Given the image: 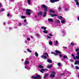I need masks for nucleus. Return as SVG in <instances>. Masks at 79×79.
<instances>
[{
  "instance_id": "27",
  "label": "nucleus",
  "mask_w": 79,
  "mask_h": 79,
  "mask_svg": "<svg viewBox=\"0 0 79 79\" xmlns=\"http://www.w3.org/2000/svg\"><path fill=\"white\" fill-rule=\"evenodd\" d=\"M26 18V16H24L23 15H22L21 16V18L22 19H25V18Z\"/></svg>"
},
{
  "instance_id": "5",
  "label": "nucleus",
  "mask_w": 79,
  "mask_h": 79,
  "mask_svg": "<svg viewBox=\"0 0 79 79\" xmlns=\"http://www.w3.org/2000/svg\"><path fill=\"white\" fill-rule=\"evenodd\" d=\"M44 71H48V69H42L41 70H40V72L42 73H44Z\"/></svg>"
},
{
  "instance_id": "30",
  "label": "nucleus",
  "mask_w": 79,
  "mask_h": 79,
  "mask_svg": "<svg viewBox=\"0 0 79 79\" xmlns=\"http://www.w3.org/2000/svg\"><path fill=\"white\" fill-rule=\"evenodd\" d=\"M7 17H11V15L10 14V13H8L7 15Z\"/></svg>"
},
{
  "instance_id": "38",
  "label": "nucleus",
  "mask_w": 79,
  "mask_h": 79,
  "mask_svg": "<svg viewBox=\"0 0 79 79\" xmlns=\"http://www.w3.org/2000/svg\"><path fill=\"white\" fill-rule=\"evenodd\" d=\"M23 21L24 23H26V22H27V20L25 19H24V20H23Z\"/></svg>"
},
{
  "instance_id": "33",
  "label": "nucleus",
  "mask_w": 79,
  "mask_h": 79,
  "mask_svg": "<svg viewBox=\"0 0 79 79\" xmlns=\"http://www.w3.org/2000/svg\"><path fill=\"white\" fill-rule=\"evenodd\" d=\"M50 2L51 3H54V2H55V0H50Z\"/></svg>"
},
{
  "instance_id": "1",
  "label": "nucleus",
  "mask_w": 79,
  "mask_h": 79,
  "mask_svg": "<svg viewBox=\"0 0 79 79\" xmlns=\"http://www.w3.org/2000/svg\"><path fill=\"white\" fill-rule=\"evenodd\" d=\"M41 7L42 8H44V9L45 12H44L43 17V18H45L47 15V11L48 7H47L44 5H42Z\"/></svg>"
},
{
  "instance_id": "19",
  "label": "nucleus",
  "mask_w": 79,
  "mask_h": 79,
  "mask_svg": "<svg viewBox=\"0 0 79 79\" xmlns=\"http://www.w3.org/2000/svg\"><path fill=\"white\" fill-rule=\"evenodd\" d=\"M58 19H60V20L63 19V17L62 16H58Z\"/></svg>"
},
{
  "instance_id": "58",
  "label": "nucleus",
  "mask_w": 79,
  "mask_h": 79,
  "mask_svg": "<svg viewBox=\"0 0 79 79\" xmlns=\"http://www.w3.org/2000/svg\"><path fill=\"white\" fill-rule=\"evenodd\" d=\"M35 17L36 18L37 17V15H35Z\"/></svg>"
},
{
  "instance_id": "20",
  "label": "nucleus",
  "mask_w": 79,
  "mask_h": 79,
  "mask_svg": "<svg viewBox=\"0 0 79 79\" xmlns=\"http://www.w3.org/2000/svg\"><path fill=\"white\" fill-rule=\"evenodd\" d=\"M65 22H66V21L64 19L62 20L61 21V23H62L64 24Z\"/></svg>"
},
{
  "instance_id": "54",
  "label": "nucleus",
  "mask_w": 79,
  "mask_h": 79,
  "mask_svg": "<svg viewBox=\"0 0 79 79\" xmlns=\"http://www.w3.org/2000/svg\"><path fill=\"white\" fill-rule=\"evenodd\" d=\"M52 73H53L54 74H55V73L54 72H52Z\"/></svg>"
},
{
  "instance_id": "57",
  "label": "nucleus",
  "mask_w": 79,
  "mask_h": 79,
  "mask_svg": "<svg viewBox=\"0 0 79 79\" xmlns=\"http://www.w3.org/2000/svg\"><path fill=\"white\" fill-rule=\"evenodd\" d=\"M31 39H33V36H31Z\"/></svg>"
},
{
  "instance_id": "26",
  "label": "nucleus",
  "mask_w": 79,
  "mask_h": 79,
  "mask_svg": "<svg viewBox=\"0 0 79 79\" xmlns=\"http://www.w3.org/2000/svg\"><path fill=\"white\" fill-rule=\"evenodd\" d=\"M75 58H76V59L77 60H79V56H75Z\"/></svg>"
},
{
  "instance_id": "8",
  "label": "nucleus",
  "mask_w": 79,
  "mask_h": 79,
  "mask_svg": "<svg viewBox=\"0 0 79 79\" xmlns=\"http://www.w3.org/2000/svg\"><path fill=\"white\" fill-rule=\"evenodd\" d=\"M41 58H44V59H47V56H45L44 55H43L41 56Z\"/></svg>"
},
{
  "instance_id": "15",
  "label": "nucleus",
  "mask_w": 79,
  "mask_h": 79,
  "mask_svg": "<svg viewBox=\"0 0 79 79\" xmlns=\"http://www.w3.org/2000/svg\"><path fill=\"white\" fill-rule=\"evenodd\" d=\"M55 23H60V21L59 20H57L55 21Z\"/></svg>"
},
{
  "instance_id": "53",
  "label": "nucleus",
  "mask_w": 79,
  "mask_h": 79,
  "mask_svg": "<svg viewBox=\"0 0 79 79\" xmlns=\"http://www.w3.org/2000/svg\"><path fill=\"white\" fill-rule=\"evenodd\" d=\"M77 55L78 56H79V52L77 53Z\"/></svg>"
},
{
  "instance_id": "24",
  "label": "nucleus",
  "mask_w": 79,
  "mask_h": 79,
  "mask_svg": "<svg viewBox=\"0 0 79 79\" xmlns=\"http://www.w3.org/2000/svg\"><path fill=\"white\" fill-rule=\"evenodd\" d=\"M35 55L37 57H38V56H39V54L37 53V52H35Z\"/></svg>"
},
{
  "instance_id": "17",
  "label": "nucleus",
  "mask_w": 79,
  "mask_h": 79,
  "mask_svg": "<svg viewBox=\"0 0 79 79\" xmlns=\"http://www.w3.org/2000/svg\"><path fill=\"white\" fill-rule=\"evenodd\" d=\"M48 20L49 21V22H53V19H52L50 18L48 19Z\"/></svg>"
},
{
  "instance_id": "52",
  "label": "nucleus",
  "mask_w": 79,
  "mask_h": 79,
  "mask_svg": "<svg viewBox=\"0 0 79 79\" xmlns=\"http://www.w3.org/2000/svg\"><path fill=\"white\" fill-rule=\"evenodd\" d=\"M64 10H65V11H68V9H64Z\"/></svg>"
},
{
  "instance_id": "12",
  "label": "nucleus",
  "mask_w": 79,
  "mask_h": 79,
  "mask_svg": "<svg viewBox=\"0 0 79 79\" xmlns=\"http://www.w3.org/2000/svg\"><path fill=\"white\" fill-rule=\"evenodd\" d=\"M41 28L42 29H44V31H45L46 29H47V27H41Z\"/></svg>"
},
{
  "instance_id": "2",
  "label": "nucleus",
  "mask_w": 79,
  "mask_h": 79,
  "mask_svg": "<svg viewBox=\"0 0 79 79\" xmlns=\"http://www.w3.org/2000/svg\"><path fill=\"white\" fill-rule=\"evenodd\" d=\"M56 52H51V54H54V55L55 56H57V55H58V53H59V54H61V52H60V51H59L58 50H56Z\"/></svg>"
},
{
  "instance_id": "29",
  "label": "nucleus",
  "mask_w": 79,
  "mask_h": 79,
  "mask_svg": "<svg viewBox=\"0 0 79 79\" xmlns=\"http://www.w3.org/2000/svg\"><path fill=\"white\" fill-rule=\"evenodd\" d=\"M29 62L27 61H26L25 62V64H29Z\"/></svg>"
},
{
  "instance_id": "61",
  "label": "nucleus",
  "mask_w": 79,
  "mask_h": 79,
  "mask_svg": "<svg viewBox=\"0 0 79 79\" xmlns=\"http://www.w3.org/2000/svg\"><path fill=\"white\" fill-rule=\"evenodd\" d=\"M77 19H78V21H79V17L77 18Z\"/></svg>"
},
{
  "instance_id": "28",
  "label": "nucleus",
  "mask_w": 79,
  "mask_h": 79,
  "mask_svg": "<svg viewBox=\"0 0 79 79\" xmlns=\"http://www.w3.org/2000/svg\"><path fill=\"white\" fill-rule=\"evenodd\" d=\"M27 2L28 5H31V0H28Z\"/></svg>"
},
{
  "instance_id": "56",
  "label": "nucleus",
  "mask_w": 79,
  "mask_h": 79,
  "mask_svg": "<svg viewBox=\"0 0 79 79\" xmlns=\"http://www.w3.org/2000/svg\"><path fill=\"white\" fill-rule=\"evenodd\" d=\"M62 32H63V33H65L64 30L62 31Z\"/></svg>"
},
{
  "instance_id": "35",
  "label": "nucleus",
  "mask_w": 79,
  "mask_h": 79,
  "mask_svg": "<svg viewBox=\"0 0 79 79\" xmlns=\"http://www.w3.org/2000/svg\"><path fill=\"white\" fill-rule=\"evenodd\" d=\"M61 63H58V66H59V67H60V66H61Z\"/></svg>"
},
{
  "instance_id": "47",
  "label": "nucleus",
  "mask_w": 79,
  "mask_h": 79,
  "mask_svg": "<svg viewBox=\"0 0 79 79\" xmlns=\"http://www.w3.org/2000/svg\"><path fill=\"white\" fill-rule=\"evenodd\" d=\"M4 10H5V9H4L3 8H2V11H4Z\"/></svg>"
},
{
  "instance_id": "31",
  "label": "nucleus",
  "mask_w": 79,
  "mask_h": 79,
  "mask_svg": "<svg viewBox=\"0 0 79 79\" xmlns=\"http://www.w3.org/2000/svg\"><path fill=\"white\" fill-rule=\"evenodd\" d=\"M49 44L50 45H52V44H53V43L52 42V41H50L49 42Z\"/></svg>"
},
{
  "instance_id": "41",
  "label": "nucleus",
  "mask_w": 79,
  "mask_h": 79,
  "mask_svg": "<svg viewBox=\"0 0 79 79\" xmlns=\"http://www.w3.org/2000/svg\"><path fill=\"white\" fill-rule=\"evenodd\" d=\"M19 26H21L22 25V23H19Z\"/></svg>"
},
{
  "instance_id": "16",
  "label": "nucleus",
  "mask_w": 79,
  "mask_h": 79,
  "mask_svg": "<svg viewBox=\"0 0 79 79\" xmlns=\"http://www.w3.org/2000/svg\"><path fill=\"white\" fill-rule=\"evenodd\" d=\"M47 61H48V62H49V63H52V60H51L50 59H48Z\"/></svg>"
},
{
  "instance_id": "51",
  "label": "nucleus",
  "mask_w": 79,
  "mask_h": 79,
  "mask_svg": "<svg viewBox=\"0 0 79 79\" xmlns=\"http://www.w3.org/2000/svg\"><path fill=\"white\" fill-rule=\"evenodd\" d=\"M47 37H48V39H50V38H51L50 37V36H47Z\"/></svg>"
},
{
  "instance_id": "37",
  "label": "nucleus",
  "mask_w": 79,
  "mask_h": 79,
  "mask_svg": "<svg viewBox=\"0 0 79 79\" xmlns=\"http://www.w3.org/2000/svg\"><path fill=\"white\" fill-rule=\"evenodd\" d=\"M76 52H79V48H77L76 50Z\"/></svg>"
},
{
  "instance_id": "11",
  "label": "nucleus",
  "mask_w": 79,
  "mask_h": 79,
  "mask_svg": "<svg viewBox=\"0 0 79 79\" xmlns=\"http://www.w3.org/2000/svg\"><path fill=\"white\" fill-rule=\"evenodd\" d=\"M74 64H79V60H76L74 63Z\"/></svg>"
},
{
  "instance_id": "34",
  "label": "nucleus",
  "mask_w": 79,
  "mask_h": 79,
  "mask_svg": "<svg viewBox=\"0 0 79 79\" xmlns=\"http://www.w3.org/2000/svg\"><path fill=\"white\" fill-rule=\"evenodd\" d=\"M44 55H46L47 56H48V55L47 53H44Z\"/></svg>"
},
{
  "instance_id": "42",
  "label": "nucleus",
  "mask_w": 79,
  "mask_h": 79,
  "mask_svg": "<svg viewBox=\"0 0 79 79\" xmlns=\"http://www.w3.org/2000/svg\"><path fill=\"white\" fill-rule=\"evenodd\" d=\"M49 35H50V36H51V37H52V34L51 33H49Z\"/></svg>"
},
{
  "instance_id": "25",
  "label": "nucleus",
  "mask_w": 79,
  "mask_h": 79,
  "mask_svg": "<svg viewBox=\"0 0 79 79\" xmlns=\"http://www.w3.org/2000/svg\"><path fill=\"white\" fill-rule=\"evenodd\" d=\"M48 76V74H46L45 75L44 77V78H46V77H47Z\"/></svg>"
},
{
  "instance_id": "44",
  "label": "nucleus",
  "mask_w": 79,
  "mask_h": 79,
  "mask_svg": "<svg viewBox=\"0 0 79 79\" xmlns=\"http://www.w3.org/2000/svg\"><path fill=\"white\" fill-rule=\"evenodd\" d=\"M70 61H71L72 62H74V61H73V59H70Z\"/></svg>"
},
{
  "instance_id": "21",
  "label": "nucleus",
  "mask_w": 79,
  "mask_h": 79,
  "mask_svg": "<svg viewBox=\"0 0 79 79\" xmlns=\"http://www.w3.org/2000/svg\"><path fill=\"white\" fill-rule=\"evenodd\" d=\"M51 67H52V65L51 64L50 65V66H48L47 67V68H49V69L51 68Z\"/></svg>"
},
{
  "instance_id": "32",
  "label": "nucleus",
  "mask_w": 79,
  "mask_h": 79,
  "mask_svg": "<svg viewBox=\"0 0 79 79\" xmlns=\"http://www.w3.org/2000/svg\"><path fill=\"white\" fill-rule=\"evenodd\" d=\"M27 51L28 52H30V53H31V52H32V51H31L29 49H27Z\"/></svg>"
},
{
  "instance_id": "4",
  "label": "nucleus",
  "mask_w": 79,
  "mask_h": 79,
  "mask_svg": "<svg viewBox=\"0 0 79 79\" xmlns=\"http://www.w3.org/2000/svg\"><path fill=\"white\" fill-rule=\"evenodd\" d=\"M31 12H32V10L31 9H27L26 10V14L27 15L29 16L31 14Z\"/></svg>"
},
{
  "instance_id": "22",
  "label": "nucleus",
  "mask_w": 79,
  "mask_h": 79,
  "mask_svg": "<svg viewBox=\"0 0 79 79\" xmlns=\"http://www.w3.org/2000/svg\"><path fill=\"white\" fill-rule=\"evenodd\" d=\"M43 32L45 34H47V33H48V31L47 30H44Z\"/></svg>"
},
{
  "instance_id": "43",
  "label": "nucleus",
  "mask_w": 79,
  "mask_h": 79,
  "mask_svg": "<svg viewBox=\"0 0 79 79\" xmlns=\"http://www.w3.org/2000/svg\"><path fill=\"white\" fill-rule=\"evenodd\" d=\"M59 55L60 56V57H62V56H63V55H61L60 54H59Z\"/></svg>"
},
{
  "instance_id": "13",
  "label": "nucleus",
  "mask_w": 79,
  "mask_h": 79,
  "mask_svg": "<svg viewBox=\"0 0 79 79\" xmlns=\"http://www.w3.org/2000/svg\"><path fill=\"white\" fill-rule=\"evenodd\" d=\"M63 58L64 59H67V60H68V56L66 55L63 56Z\"/></svg>"
},
{
  "instance_id": "18",
  "label": "nucleus",
  "mask_w": 79,
  "mask_h": 79,
  "mask_svg": "<svg viewBox=\"0 0 79 79\" xmlns=\"http://www.w3.org/2000/svg\"><path fill=\"white\" fill-rule=\"evenodd\" d=\"M50 77H52L53 78L54 77H55V75L52 74L50 75Z\"/></svg>"
},
{
  "instance_id": "45",
  "label": "nucleus",
  "mask_w": 79,
  "mask_h": 79,
  "mask_svg": "<svg viewBox=\"0 0 79 79\" xmlns=\"http://www.w3.org/2000/svg\"><path fill=\"white\" fill-rule=\"evenodd\" d=\"M55 43L56 45H57V44H58V41L57 40L56 41Z\"/></svg>"
},
{
  "instance_id": "36",
  "label": "nucleus",
  "mask_w": 79,
  "mask_h": 79,
  "mask_svg": "<svg viewBox=\"0 0 79 79\" xmlns=\"http://www.w3.org/2000/svg\"><path fill=\"white\" fill-rule=\"evenodd\" d=\"M70 45H71L74 46V44L73 43V42H71L70 44Z\"/></svg>"
},
{
  "instance_id": "3",
  "label": "nucleus",
  "mask_w": 79,
  "mask_h": 79,
  "mask_svg": "<svg viewBox=\"0 0 79 79\" xmlns=\"http://www.w3.org/2000/svg\"><path fill=\"white\" fill-rule=\"evenodd\" d=\"M36 76L34 77V75H33L31 77V78H33V79H41V77H40V76L39 75H36Z\"/></svg>"
},
{
  "instance_id": "48",
  "label": "nucleus",
  "mask_w": 79,
  "mask_h": 79,
  "mask_svg": "<svg viewBox=\"0 0 79 79\" xmlns=\"http://www.w3.org/2000/svg\"><path fill=\"white\" fill-rule=\"evenodd\" d=\"M30 40V38H27V40L28 41H29Z\"/></svg>"
},
{
  "instance_id": "6",
  "label": "nucleus",
  "mask_w": 79,
  "mask_h": 79,
  "mask_svg": "<svg viewBox=\"0 0 79 79\" xmlns=\"http://www.w3.org/2000/svg\"><path fill=\"white\" fill-rule=\"evenodd\" d=\"M58 15L55 14H51L50 16L51 17H54V16H58Z\"/></svg>"
},
{
  "instance_id": "23",
  "label": "nucleus",
  "mask_w": 79,
  "mask_h": 79,
  "mask_svg": "<svg viewBox=\"0 0 79 79\" xmlns=\"http://www.w3.org/2000/svg\"><path fill=\"white\" fill-rule=\"evenodd\" d=\"M72 56H73V57L74 60H76V57L74 56V54H72Z\"/></svg>"
},
{
  "instance_id": "10",
  "label": "nucleus",
  "mask_w": 79,
  "mask_h": 79,
  "mask_svg": "<svg viewBox=\"0 0 79 79\" xmlns=\"http://www.w3.org/2000/svg\"><path fill=\"white\" fill-rule=\"evenodd\" d=\"M49 12H50V13H55V11L52 9H50V10H49Z\"/></svg>"
},
{
  "instance_id": "49",
  "label": "nucleus",
  "mask_w": 79,
  "mask_h": 79,
  "mask_svg": "<svg viewBox=\"0 0 79 79\" xmlns=\"http://www.w3.org/2000/svg\"><path fill=\"white\" fill-rule=\"evenodd\" d=\"M55 2H59L60 1V0H55Z\"/></svg>"
},
{
  "instance_id": "9",
  "label": "nucleus",
  "mask_w": 79,
  "mask_h": 79,
  "mask_svg": "<svg viewBox=\"0 0 79 79\" xmlns=\"http://www.w3.org/2000/svg\"><path fill=\"white\" fill-rule=\"evenodd\" d=\"M38 15H40V16H42V11H40L39 12L38 14Z\"/></svg>"
},
{
  "instance_id": "63",
  "label": "nucleus",
  "mask_w": 79,
  "mask_h": 79,
  "mask_svg": "<svg viewBox=\"0 0 79 79\" xmlns=\"http://www.w3.org/2000/svg\"><path fill=\"white\" fill-rule=\"evenodd\" d=\"M9 29H11V28L10 27H9Z\"/></svg>"
},
{
  "instance_id": "59",
  "label": "nucleus",
  "mask_w": 79,
  "mask_h": 79,
  "mask_svg": "<svg viewBox=\"0 0 79 79\" xmlns=\"http://www.w3.org/2000/svg\"><path fill=\"white\" fill-rule=\"evenodd\" d=\"M5 24H6V23H3V25H5Z\"/></svg>"
},
{
  "instance_id": "55",
  "label": "nucleus",
  "mask_w": 79,
  "mask_h": 79,
  "mask_svg": "<svg viewBox=\"0 0 79 79\" xmlns=\"http://www.w3.org/2000/svg\"><path fill=\"white\" fill-rule=\"evenodd\" d=\"M65 74V73H64L63 74H61V75L62 76V75H64V74Z\"/></svg>"
},
{
  "instance_id": "50",
  "label": "nucleus",
  "mask_w": 79,
  "mask_h": 79,
  "mask_svg": "<svg viewBox=\"0 0 79 79\" xmlns=\"http://www.w3.org/2000/svg\"><path fill=\"white\" fill-rule=\"evenodd\" d=\"M63 48H66V49H67L68 48H67V47H64Z\"/></svg>"
},
{
  "instance_id": "60",
  "label": "nucleus",
  "mask_w": 79,
  "mask_h": 79,
  "mask_svg": "<svg viewBox=\"0 0 79 79\" xmlns=\"http://www.w3.org/2000/svg\"><path fill=\"white\" fill-rule=\"evenodd\" d=\"M25 68H26V69H27L28 68H26V67H25Z\"/></svg>"
},
{
  "instance_id": "39",
  "label": "nucleus",
  "mask_w": 79,
  "mask_h": 79,
  "mask_svg": "<svg viewBox=\"0 0 79 79\" xmlns=\"http://www.w3.org/2000/svg\"><path fill=\"white\" fill-rule=\"evenodd\" d=\"M75 68L77 69H79V67L77 66L75 67Z\"/></svg>"
},
{
  "instance_id": "7",
  "label": "nucleus",
  "mask_w": 79,
  "mask_h": 79,
  "mask_svg": "<svg viewBox=\"0 0 79 79\" xmlns=\"http://www.w3.org/2000/svg\"><path fill=\"white\" fill-rule=\"evenodd\" d=\"M74 2L76 3L77 5H79V1L78 0H74Z\"/></svg>"
},
{
  "instance_id": "62",
  "label": "nucleus",
  "mask_w": 79,
  "mask_h": 79,
  "mask_svg": "<svg viewBox=\"0 0 79 79\" xmlns=\"http://www.w3.org/2000/svg\"><path fill=\"white\" fill-rule=\"evenodd\" d=\"M2 6V4H0V7H1Z\"/></svg>"
},
{
  "instance_id": "40",
  "label": "nucleus",
  "mask_w": 79,
  "mask_h": 79,
  "mask_svg": "<svg viewBox=\"0 0 79 79\" xmlns=\"http://www.w3.org/2000/svg\"><path fill=\"white\" fill-rule=\"evenodd\" d=\"M36 36H37V37H39L40 35H39V34H36Z\"/></svg>"
},
{
  "instance_id": "46",
  "label": "nucleus",
  "mask_w": 79,
  "mask_h": 79,
  "mask_svg": "<svg viewBox=\"0 0 79 79\" xmlns=\"http://www.w3.org/2000/svg\"><path fill=\"white\" fill-rule=\"evenodd\" d=\"M61 10V7H59V10L60 11V10Z\"/></svg>"
},
{
  "instance_id": "14",
  "label": "nucleus",
  "mask_w": 79,
  "mask_h": 79,
  "mask_svg": "<svg viewBox=\"0 0 79 79\" xmlns=\"http://www.w3.org/2000/svg\"><path fill=\"white\" fill-rule=\"evenodd\" d=\"M38 68H44V66H42L41 65H40L38 66Z\"/></svg>"
},
{
  "instance_id": "64",
  "label": "nucleus",
  "mask_w": 79,
  "mask_h": 79,
  "mask_svg": "<svg viewBox=\"0 0 79 79\" xmlns=\"http://www.w3.org/2000/svg\"><path fill=\"white\" fill-rule=\"evenodd\" d=\"M71 66H72V67H73V66H74V65H71Z\"/></svg>"
}]
</instances>
